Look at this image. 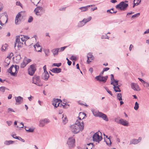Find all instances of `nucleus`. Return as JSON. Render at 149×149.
Wrapping results in <instances>:
<instances>
[{"mask_svg":"<svg viewBox=\"0 0 149 149\" xmlns=\"http://www.w3.org/2000/svg\"><path fill=\"white\" fill-rule=\"evenodd\" d=\"M61 102L60 99H54L52 101V104L55 107H57L59 106L60 102Z\"/></svg>","mask_w":149,"mask_h":149,"instance_id":"9d476101","label":"nucleus"},{"mask_svg":"<svg viewBox=\"0 0 149 149\" xmlns=\"http://www.w3.org/2000/svg\"><path fill=\"white\" fill-rule=\"evenodd\" d=\"M38 47H40V50H38V52H41L42 47L41 46H40L39 44H38Z\"/></svg>","mask_w":149,"mask_h":149,"instance_id":"4d7b16f0","label":"nucleus"},{"mask_svg":"<svg viewBox=\"0 0 149 149\" xmlns=\"http://www.w3.org/2000/svg\"><path fill=\"white\" fill-rule=\"evenodd\" d=\"M134 6H133V8H134V6L135 5L137 6L139 3H138L137 2H136V3H135L136 1H134Z\"/></svg>","mask_w":149,"mask_h":149,"instance_id":"0e129e2a","label":"nucleus"},{"mask_svg":"<svg viewBox=\"0 0 149 149\" xmlns=\"http://www.w3.org/2000/svg\"><path fill=\"white\" fill-rule=\"evenodd\" d=\"M6 123L9 126H10L12 124V122L11 121H7Z\"/></svg>","mask_w":149,"mask_h":149,"instance_id":"680f3d73","label":"nucleus"},{"mask_svg":"<svg viewBox=\"0 0 149 149\" xmlns=\"http://www.w3.org/2000/svg\"><path fill=\"white\" fill-rule=\"evenodd\" d=\"M86 116L85 113L83 112H80L79 114V116L78 117L79 119L77 120L79 122H82V119H83Z\"/></svg>","mask_w":149,"mask_h":149,"instance_id":"f3484780","label":"nucleus"},{"mask_svg":"<svg viewBox=\"0 0 149 149\" xmlns=\"http://www.w3.org/2000/svg\"><path fill=\"white\" fill-rule=\"evenodd\" d=\"M138 79H139V80L140 81H141L143 84L144 83L146 82L145 81H144L142 79L140 78H138Z\"/></svg>","mask_w":149,"mask_h":149,"instance_id":"bf43d9fd","label":"nucleus"},{"mask_svg":"<svg viewBox=\"0 0 149 149\" xmlns=\"http://www.w3.org/2000/svg\"><path fill=\"white\" fill-rule=\"evenodd\" d=\"M49 77V75L47 72H44L42 75V78L45 80H47Z\"/></svg>","mask_w":149,"mask_h":149,"instance_id":"2eb2a0df","label":"nucleus"},{"mask_svg":"<svg viewBox=\"0 0 149 149\" xmlns=\"http://www.w3.org/2000/svg\"><path fill=\"white\" fill-rule=\"evenodd\" d=\"M141 140V138L139 137L138 139H133L130 141V144H136L140 142Z\"/></svg>","mask_w":149,"mask_h":149,"instance_id":"ddd939ff","label":"nucleus"},{"mask_svg":"<svg viewBox=\"0 0 149 149\" xmlns=\"http://www.w3.org/2000/svg\"><path fill=\"white\" fill-rule=\"evenodd\" d=\"M92 19V17H89L88 18H84L83 20L84 21L85 23L86 24V23Z\"/></svg>","mask_w":149,"mask_h":149,"instance_id":"2f4dec72","label":"nucleus"},{"mask_svg":"<svg viewBox=\"0 0 149 149\" xmlns=\"http://www.w3.org/2000/svg\"><path fill=\"white\" fill-rule=\"evenodd\" d=\"M102 137L99 135V132L95 133L93 136V141L98 143H99L102 140Z\"/></svg>","mask_w":149,"mask_h":149,"instance_id":"423d86ee","label":"nucleus"},{"mask_svg":"<svg viewBox=\"0 0 149 149\" xmlns=\"http://www.w3.org/2000/svg\"><path fill=\"white\" fill-rule=\"evenodd\" d=\"M139 107V104L137 102H136L135 103V106L134 107V109L136 110H137Z\"/></svg>","mask_w":149,"mask_h":149,"instance_id":"e433bc0d","label":"nucleus"},{"mask_svg":"<svg viewBox=\"0 0 149 149\" xmlns=\"http://www.w3.org/2000/svg\"><path fill=\"white\" fill-rule=\"evenodd\" d=\"M14 141L11 140L6 141L4 142V144L6 145H9L13 143Z\"/></svg>","mask_w":149,"mask_h":149,"instance_id":"c756f323","label":"nucleus"},{"mask_svg":"<svg viewBox=\"0 0 149 149\" xmlns=\"http://www.w3.org/2000/svg\"><path fill=\"white\" fill-rule=\"evenodd\" d=\"M27 64L24 61H23L21 64L20 67L21 68H24L25 67Z\"/></svg>","mask_w":149,"mask_h":149,"instance_id":"c9c22d12","label":"nucleus"},{"mask_svg":"<svg viewBox=\"0 0 149 149\" xmlns=\"http://www.w3.org/2000/svg\"><path fill=\"white\" fill-rule=\"evenodd\" d=\"M120 124L123 125L127 126H128V123L126 120H125L123 119H120Z\"/></svg>","mask_w":149,"mask_h":149,"instance_id":"aec40b11","label":"nucleus"},{"mask_svg":"<svg viewBox=\"0 0 149 149\" xmlns=\"http://www.w3.org/2000/svg\"><path fill=\"white\" fill-rule=\"evenodd\" d=\"M10 111L13 112H15V111L13 110V109L10 108H9L8 109V113H9Z\"/></svg>","mask_w":149,"mask_h":149,"instance_id":"603ef678","label":"nucleus"},{"mask_svg":"<svg viewBox=\"0 0 149 149\" xmlns=\"http://www.w3.org/2000/svg\"><path fill=\"white\" fill-rule=\"evenodd\" d=\"M111 84H113L115 83L116 84H117V82H118V81L116 80L114 78V76L113 74H111Z\"/></svg>","mask_w":149,"mask_h":149,"instance_id":"412c9836","label":"nucleus"},{"mask_svg":"<svg viewBox=\"0 0 149 149\" xmlns=\"http://www.w3.org/2000/svg\"><path fill=\"white\" fill-rule=\"evenodd\" d=\"M52 52L54 56L57 55L58 54V52H59L58 49L57 48L53 49L52 50Z\"/></svg>","mask_w":149,"mask_h":149,"instance_id":"5701e85b","label":"nucleus"},{"mask_svg":"<svg viewBox=\"0 0 149 149\" xmlns=\"http://www.w3.org/2000/svg\"><path fill=\"white\" fill-rule=\"evenodd\" d=\"M92 6V5H88L85 7H81L79 9L81 10V11H85L87 10L88 7Z\"/></svg>","mask_w":149,"mask_h":149,"instance_id":"b1692460","label":"nucleus"},{"mask_svg":"<svg viewBox=\"0 0 149 149\" xmlns=\"http://www.w3.org/2000/svg\"><path fill=\"white\" fill-rule=\"evenodd\" d=\"M33 17L31 16H30L28 19V22L29 23H30L33 21Z\"/></svg>","mask_w":149,"mask_h":149,"instance_id":"09e8293b","label":"nucleus"},{"mask_svg":"<svg viewBox=\"0 0 149 149\" xmlns=\"http://www.w3.org/2000/svg\"><path fill=\"white\" fill-rule=\"evenodd\" d=\"M12 137L16 139H18L19 140H20V139H22V140H23V139H22L20 137H19L17 136H16L15 135H12Z\"/></svg>","mask_w":149,"mask_h":149,"instance_id":"a19ab883","label":"nucleus"},{"mask_svg":"<svg viewBox=\"0 0 149 149\" xmlns=\"http://www.w3.org/2000/svg\"><path fill=\"white\" fill-rule=\"evenodd\" d=\"M105 89L107 91V92L109 94H110L111 95H112V94L111 92V91H109L108 89L107 88V87H105Z\"/></svg>","mask_w":149,"mask_h":149,"instance_id":"3c124183","label":"nucleus"},{"mask_svg":"<svg viewBox=\"0 0 149 149\" xmlns=\"http://www.w3.org/2000/svg\"><path fill=\"white\" fill-rule=\"evenodd\" d=\"M131 87L134 90L139 91L140 90L139 87L137 84L134 83L131 84Z\"/></svg>","mask_w":149,"mask_h":149,"instance_id":"9b49d317","label":"nucleus"},{"mask_svg":"<svg viewBox=\"0 0 149 149\" xmlns=\"http://www.w3.org/2000/svg\"><path fill=\"white\" fill-rule=\"evenodd\" d=\"M13 56V54L12 53H11L9 55V56H7V58H9L10 59Z\"/></svg>","mask_w":149,"mask_h":149,"instance_id":"6e6d98bb","label":"nucleus"},{"mask_svg":"<svg viewBox=\"0 0 149 149\" xmlns=\"http://www.w3.org/2000/svg\"><path fill=\"white\" fill-rule=\"evenodd\" d=\"M87 63H89L90 62H91V60H93L94 59V57L93 56L91 53H89L87 54Z\"/></svg>","mask_w":149,"mask_h":149,"instance_id":"4468645a","label":"nucleus"},{"mask_svg":"<svg viewBox=\"0 0 149 149\" xmlns=\"http://www.w3.org/2000/svg\"><path fill=\"white\" fill-rule=\"evenodd\" d=\"M128 5V4L122 1L119 4L116 6V8L118 9H120L121 10H126Z\"/></svg>","mask_w":149,"mask_h":149,"instance_id":"7ed1b4c3","label":"nucleus"},{"mask_svg":"<svg viewBox=\"0 0 149 149\" xmlns=\"http://www.w3.org/2000/svg\"><path fill=\"white\" fill-rule=\"evenodd\" d=\"M88 146V149H92L93 143H89L88 144H87Z\"/></svg>","mask_w":149,"mask_h":149,"instance_id":"ea45409f","label":"nucleus"},{"mask_svg":"<svg viewBox=\"0 0 149 149\" xmlns=\"http://www.w3.org/2000/svg\"><path fill=\"white\" fill-rule=\"evenodd\" d=\"M61 105H62L63 107L64 108H67L69 106V105L64 103H63L62 104H61Z\"/></svg>","mask_w":149,"mask_h":149,"instance_id":"4c0bfd02","label":"nucleus"},{"mask_svg":"<svg viewBox=\"0 0 149 149\" xmlns=\"http://www.w3.org/2000/svg\"><path fill=\"white\" fill-rule=\"evenodd\" d=\"M92 111L94 115L97 117H99L100 113H101V112H99L98 111H95L94 110H92Z\"/></svg>","mask_w":149,"mask_h":149,"instance_id":"a878e982","label":"nucleus"},{"mask_svg":"<svg viewBox=\"0 0 149 149\" xmlns=\"http://www.w3.org/2000/svg\"><path fill=\"white\" fill-rule=\"evenodd\" d=\"M49 52V50L48 49L45 51V56H48V53Z\"/></svg>","mask_w":149,"mask_h":149,"instance_id":"052dcab7","label":"nucleus"},{"mask_svg":"<svg viewBox=\"0 0 149 149\" xmlns=\"http://www.w3.org/2000/svg\"><path fill=\"white\" fill-rule=\"evenodd\" d=\"M99 117L102 118L104 120H105L106 121H108L109 120L107 118L106 115L102 113V112L101 113H100Z\"/></svg>","mask_w":149,"mask_h":149,"instance_id":"a211bd4d","label":"nucleus"},{"mask_svg":"<svg viewBox=\"0 0 149 149\" xmlns=\"http://www.w3.org/2000/svg\"><path fill=\"white\" fill-rule=\"evenodd\" d=\"M113 9L112 8L111 10H107V13H116V11H113Z\"/></svg>","mask_w":149,"mask_h":149,"instance_id":"72a5a7b5","label":"nucleus"},{"mask_svg":"<svg viewBox=\"0 0 149 149\" xmlns=\"http://www.w3.org/2000/svg\"><path fill=\"white\" fill-rule=\"evenodd\" d=\"M120 119L119 120L117 118H115V121L116 122V123H117L118 124H120Z\"/></svg>","mask_w":149,"mask_h":149,"instance_id":"13d9d810","label":"nucleus"},{"mask_svg":"<svg viewBox=\"0 0 149 149\" xmlns=\"http://www.w3.org/2000/svg\"><path fill=\"white\" fill-rule=\"evenodd\" d=\"M23 44V43L20 41L17 44V46L18 48L21 47H22Z\"/></svg>","mask_w":149,"mask_h":149,"instance_id":"a18cd8bd","label":"nucleus"},{"mask_svg":"<svg viewBox=\"0 0 149 149\" xmlns=\"http://www.w3.org/2000/svg\"><path fill=\"white\" fill-rule=\"evenodd\" d=\"M42 82L40 81L39 79L38 76V86H42Z\"/></svg>","mask_w":149,"mask_h":149,"instance_id":"8fccbe9b","label":"nucleus"},{"mask_svg":"<svg viewBox=\"0 0 149 149\" xmlns=\"http://www.w3.org/2000/svg\"><path fill=\"white\" fill-rule=\"evenodd\" d=\"M63 123L64 124H65L68 121L67 118L65 115H63L62 118Z\"/></svg>","mask_w":149,"mask_h":149,"instance_id":"bb28decb","label":"nucleus"},{"mask_svg":"<svg viewBox=\"0 0 149 149\" xmlns=\"http://www.w3.org/2000/svg\"><path fill=\"white\" fill-rule=\"evenodd\" d=\"M32 83L37 85V76H34L32 79Z\"/></svg>","mask_w":149,"mask_h":149,"instance_id":"393cba45","label":"nucleus"},{"mask_svg":"<svg viewBox=\"0 0 149 149\" xmlns=\"http://www.w3.org/2000/svg\"><path fill=\"white\" fill-rule=\"evenodd\" d=\"M71 59L76 60V58L74 56H72L71 57Z\"/></svg>","mask_w":149,"mask_h":149,"instance_id":"69168bd1","label":"nucleus"},{"mask_svg":"<svg viewBox=\"0 0 149 149\" xmlns=\"http://www.w3.org/2000/svg\"><path fill=\"white\" fill-rule=\"evenodd\" d=\"M3 4L1 3L0 2V11L3 8Z\"/></svg>","mask_w":149,"mask_h":149,"instance_id":"e2e57ef3","label":"nucleus"},{"mask_svg":"<svg viewBox=\"0 0 149 149\" xmlns=\"http://www.w3.org/2000/svg\"><path fill=\"white\" fill-rule=\"evenodd\" d=\"M7 45L6 44L3 45L1 47V51H4L7 49Z\"/></svg>","mask_w":149,"mask_h":149,"instance_id":"7c9ffc66","label":"nucleus"},{"mask_svg":"<svg viewBox=\"0 0 149 149\" xmlns=\"http://www.w3.org/2000/svg\"><path fill=\"white\" fill-rule=\"evenodd\" d=\"M61 68H54L51 70V71L55 73H59L61 72Z\"/></svg>","mask_w":149,"mask_h":149,"instance_id":"4be33fe9","label":"nucleus"},{"mask_svg":"<svg viewBox=\"0 0 149 149\" xmlns=\"http://www.w3.org/2000/svg\"><path fill=\"white\" fill-rule=\"evenodd\" d=\"M25 127L26 131L28 132H32L33 131V130L32 129L30 128L28 129H27V127Z\"/></svg>","mask_w":149,"mask_h":149,"instance_id":"49530a36","label":"nucleus"},{"mask_svg":"<svg viewBox=\"0 0 149 149\" xmlns=\"http://www.w3.org/2000/svg\"><path fill=\"white\" fill-rule=\"evenodd\" d=\"M50 122V120L47 118H45L41 120L40 121L39 126L43 127L45 124H47Z\"/></svg>","mask_w":149,"mask_h":149,"instance_id":"1a4fd4ad","label":"nucleus"},{"mask_svg":"<svg viewBox=\"0 0 149 149\" xmlns=\"http://www.w3.org/2000/svg\"><path fill=\"white\" fill-rule=\"evenodd\" d=\"M44 12V10L41 7L38 6V15H40Z\"/></svg>","mask_w":149,"mask_h":149,"instance_id":"6ab92c4d","label":"nucleus"},{"mask_svg":"<svg viewBox=\"0 0 149 149\" xmlns=\"http://www.w3.org/2000/svg\"><path fill=\"white\" fill-rule=\"evenodd\" d=\"M16 5L22 7V5L19 1H17L16 3Z\"/></svg>","mask_w":149,"mask_h":149,"instance_id":"5fc2aeb1","label":"nucleus"},{"mask_svg":"<svg viewBox=\"0 0 149 149\" xmlns=\"http://www.w3.org/2000/svg\"><path fill=\"white\" fill-rule=\"evenodd\" d=\"M148 33H149V29L147 30L145 32H144V34Z\"/></svg>","mask_w":149,"mask_h":149,"instance_id":"774afa93","label":"nucleus"},{"mask_svg":"<svg viewBox=\"0 0 149 149\" xmlns=\"http://www.w3.org/2000/svg\"><path fill=\"white\" fill-rule=\"evenodd\" d=\"M5 89H6V87L4 86H1V89L0 91L4 93L5 91Z\"/></svg>","mask_w":149,"mask_h":149,"instance_id":"de8ad7c7","label":"nucleus"},{"mask_svg":"<svg viewBox=\"0 0 149 149\" xmlns=\"http://www.w3.org/2000/svg\"><path fill=\"white\" fill-rule=\"evenodd\" d=\"M61 63H54L52 65V66H57L58 67H59L61 66Z\"/></svg>","mask_w":149,"mask_h":149,"instance_id":"37998d69","label":"nucleus"},{"mask_svg":"<svg viewBox=\"0 0 149 149\" xmlns=\"http://www.w3.org/2000/svg\"><path fill=\"white\" fill-rule=\"evenodd\" d=\"M143 85L144 87L149 90V84L148 83L145 82L144 84H143Z\"/></svg>","mask_w":149,"mask_h":149,"instance_id":"473e14b6","label":"nucleus"},{"mask_svg":"<svg viewBox=\"0 0 149 149\" xmlns=\"http://www.w3.org/2000/svg\"><path fill=\"white\" fill-rule=\"evenodd\" d=\"M36 64H33L30 66V67L28 69V72L29 74L32 76L36 70Z\"/></svg>","mask_w":149,"mask_h":149,"instance_id":"39448f33","label":"nucleus"},{"mask_svg":"<svg viewBox=\"0 0 149 149\" xmlns=\"http://www.w3.org/2000/svg\"><path fill=\"white\" fill-rule=\"evenodd\" d=\"M84 123L83 121L79 122L77 120L75 123L70 126L72 132L74 134H77L84 128Z\"/></svg>","mask_w":149,"mask_h":149,"instance_id":"f257e3e1","label":"nucleus"},{"mask_svg":"<svg viewBox=\"0 0 149 149\" xmlns=\"http://www.w3.org/2000/svg\"><path fill=\"white\" fill-rule=\"evenodd\" d=\"M15 100L16 103V104H20L22 102L23 100V98L20 96L18 97H15Z\"/></svg>","mask_w":149,"mask_h":149,"instance_id":"dca6fc26","label":"nucleus"},{"mask_svg":"<svg viewBox=\"0 0 149 149\" xmlns=\"http://www.w3.org/2000/svg\"><path fill=\"white\" fill-rule=\"evenodd\" d=\"M108 77L107 76L105 77L101 76L100 75L96 76L95 78L98 81H102L104 83L107 80Z\"/></svg>","mask_w":149,"mask_h":149,"instance_id":"6e6552de","label":"nucleus"},{"mask_svg":"<svg viewBox=\"0 0 149 149\" xmlns=\"http://www.w3.org/2000/svg\"><path fill=\"white\" fill-rule=\"evenodd\" d=\"M67 46H65L64 47H61L60 48H58V51L59 52L63 51L66 48Z\"/></svg>","mask_w":149,"mask_h":149,"instance_id":"58836bf2","label":"nucleus"},{"mask_svg":"<svg viewBox=\"0 0 149 149\" xmlns=\"http://www.w3.org/2000/svg\"><path fill=\"white\" fill-rule=\"evenodd\" d=\"M19 66L17 65H12L8 70V72L10 73L11 75L15 76L17 73Z\"/></svg>","mask_w":149,"mask_h":149,"instance_id":"f03ea898","label":"nucleus"},{"mask_svg":"<svg viewBox=\"0 0 149 149\" xmlns=\"http://www.w3.org/2000/svg\"><path fill=\"white\" fill-rule=\"evenodd\" d=\"M109 37L107 36V34H105L104 35H102V36L101 38L102 39H109Z\"/></svg>","mask_w":149,"mask_h":149,"instance_id":"79ce46f5","label":"nucleus"},{"mask_svg":"<svg viewBox=\"0 0 149 149\" xmlns=\"http://www.w3.org/2000/svg\"><path fill=\"white\" fill-rule=\"evenodd\" d=\"M85 24V23L84 21H83V20L82 21L79 22L78 24V26L79 27H81L84 26Z\"/></svg>","mask_w":149,"mask_h":149,"instance_id":"c85d7f7f","label":"nucleus"},{"mask_svg":"<svg viewBox=\"0 0 149 149\" xmlns=\"http://www.w3.org/2000/svg\"><path fill=\"white\" fill-rule=\"evenodd\" d=\"M140 15V14L139 13H138L132 16V19L133 18H136L139 16Z\"/></svg>","mask_w":149,"mask_h":149,"instance_id":"c03bdc74","label":"nucleus"},{"mask_svg":"<svg viewBox=\"0 0 149 149\" xmlns=\"http://www.w3.org/2000/svg\"><path fill=\"white\" fill-rule=\"evenodd\" d=\"M25 61L26 62V64H28V63H29L31 61V59L28 58L26 59L25 60Z\"/></svg>","mask_w":149,"mask_h":149,"instance_id":"864d4df0","label":"nucleus"},{"mask_svg":"<svg viewBox=\"0 0 149 149\" xmlns=\"http://www.w3.org/2000/svg\"><path fill=\"white\" fill-rule=\"evenodd\" d=\"M109 68H104L103 70V71H107L108 70H109Z\"/></svg>","mask_w":149,"mask_h":149,"instance_id":"338daca9","label":"nucleus"},{"mask_svg":"<svg viewBox=\"0 0 149 149\" xmlns=\"http://www.w3.org/2000/svg\"><path fill=\"white\" fill-rule=\"evenodd\" d=\"M20 41V36H17L16 37V38L15 40V47L17 45V44Z\"/></svg>","mask_w":149,"mask_h":149,"instance_id":"cd10ccee","label":"nucleus"},{"mask_svg":"<svg viewBox=\"0 0 149 149\" xmlns=\"http://www.w3.org/2000/svg\"><path fill=\"white\" fill-rule=\"evenodd\" d=\"M122 96L121 93H119L117 94V98L120 101L122 100Z\"/></svg>","mask_w":149,"mask_h":149,"instance_id":"f704fd0d","label":"nucleus"},{"mask_svg":"<svg viewBox=\"0 0 149 149\" xmlns=\"http://www.w3.org/2000/svg\"><path fill=\"white\" fill-rule=\"evenodd\" d=\"M75 140L72 137H69L68 139L67 144L70 148H72L75 146Z\"/></svg>","mask_w":149,"mask_h":149,"instance_id":"20e7f679","label":"nucleus"},{"mask_svg":"<svg viewBox=\"0 0 149 149\" xmlns=\"http://www.w3.org/2000/svg\"><path fill=\"white\" fill-rule=\"evenodd\" d=\"M112 85L113 86V88L116 92H120L121 91L119 88L120 86L118 85V82H117V84H116L114 83Z\"/></svg>","mask_w":149,"mask_h":149,"instance_id":"f8f14e48","label":"nucleus"},{"mask_svg":"<svg viewBox=\"0 0 149 149\" xmlns=\"http://www.w3.org/2000/svg\"><path fill=\"white\" fill-rule=\"evenodd\" d=\"M24 12L21 11L18 13L15 19V24H18L19 22V20L18 19H20V18H21V17H23V14L24 13Z\"/></svg>","mask_w":149,"mask_h":149,"instance_id":"0eeeda50","label":"nucleus"}]
</instances>
